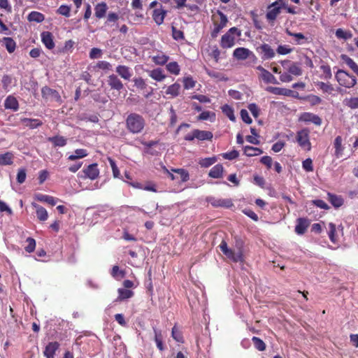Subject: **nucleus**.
<instances>
[{"label":"nucleus","mask_w":358,"mask_h":358,"mask_svg":"<svg viewBox=\"0 0 358 358\" xmlns=\"http://www.w3.org/2000/svg\"><path fill=\"white\" fill-rule=\"evenodd\" d=\"M127 129L133 134L141 133L145 126V120L140 114L131 113L125 120Z\"/></svg>","instance_id":"1"},{"label":"nucleus","mask_w":358,"mask_h":358,"mask_svg":"<svg viewBox=\"0 0 358 358\" xmlns=\"http://www.w3.org/2000/svg\"><path fill=\"white\" fill-rule=\"evenodd\" d=\"M335 77L340 85L347 88H351L357 84L355 76L343 69H338Z\"/></svg>","instance_id":"2"},{"label":"nucleus","mask_w":358,"mask_h":358,"mask_svg":"<svg viewBox=\"0 0 358 358\" xmlns=\"http://www.w3.org/2000/svg\"><path fill=\"white\" fill-rule=\"evenodd\" d=\"M219 247L222 253L232 262H243V257L241 255V252H237L236 250L229 248L227 243L225 241H222Z\"/></svg>","instance_id":"3"},{"label":"nucleus","mask_w":358,"mask_h":358,"mask_svg":"<svg viewBox=\"0 0 358 358\" xmlns=\"http://www.w3.org/2000/svg\"><path fill=\"white\" fill-rule=\"evenodd\" d=\"M309 134L310 130L307 128H304L299 131L296 134V141L299 145L307 150H310L311 149V143L309 140Z\"/></svg>","instance_id":"4"},{"label":"nucleus","mask_w":358,"mask_h":358,"mask_svg":"<svg viewBox=\"0 0 358 358\" xmlns=\"http://www.w3.org/2000/svg\"><path fill=\"white\" fill-rule=\"evenodd\" d=\"M257 52L260 55L261 59L264 61L273 59L275 52L268 43H263L256 48Z\"/></svg>","instance_id":"5"},{"label":"nucleus","mask_w":358,"mask_h":358,"mask_svg":"<svg viewBox=\"0 0 358 358\" xmlns=\"http://www.w3.org/2000/svg\"><path fill=\"white\" fill-rule=\"evenodd\" d=\"M41 94L43 99L54 100L57 102L62 101L59 92L48 86H45L41 89Z\"/></svg>","instance_id":"6"},{"label":"nucleus","mask_w":358,"mask_h":358,"mask_svg":"<svg viewBox=\"0 0 358 358\" xmlns=\"http://www.w3.org/2000/svg\"><path fill=\"white\" fill-rule=\"evenodd\" d=\"M217 14L220 17V23H215L214 24V29L211 31V37L215 38L217 36L218 34L220 32V31L227 25V23L228 22L227 17L226 15H224L222 11L217 10Z\"/></svg>","instance_id":"7"},{"label":"nucleus","mask_w":358,"mask_h":358,"mask_svg":"<svg viewBox=\"0 0 358 358\" xmlns=\"http://www.w3.org/2000/svg\"><path fill=\"white\" fill-rule=\"evenodd\" d=\"M107 84L110 86L111 90H114L120 93L121 90L124 89V85L118 76L115 74H111L108 77Z\"/></svg>","instance_id":"8"},{"label":"nucleus","mask_w":358,"mask_h":358,"mask_svg":"<svg viewBox=\"0 0 358 358\" xmlns=\"http://www.w3.org/2000/svg\"><path fill=\"white\" fill-rule=\"evenodd\" d=\"M299 121L305 122H312L317 126L322 124V119L312 113L304 112L299 117Z\"/></svg>","instance_id":"9"},{"label":"nucleus","mask_w":358,"mask_h":358,"mask_svg":"<svg viewBox=\"0 0 358 358\" xmlns=\"http://www.w3.org/2000/svg\"><path fill=\"white\" fill-rule=\"evenodd\" d=\"M310 225V221L307 218L299 217L296 220L294 231L298 235H303L306 233Z\"/></svg>","instance_id":"10"},{"label":"nucleus","mask_w":358,"mask_h":358,"mask_svg":"<svg viewBox=\"0 0 358 358\" xmlns=\"http://www.w3.org/2000/svg\"><path fill=\"white\" fill-rule=\"evenodd\" d=\"M83 171L85 173V177L91 180H95L99 174V170L96 163L90 164L85 169H83Z\"/></svg>","instance_id":"11"},{"label":"nucleus","mask_w":358,"mask_h":358,"mask_svg":"<svg viewBox=\"0 0 358 358\" xmlns=\"http://www.w3.org/2000/svg\"><path fill=\"white\" fill-rule=\"evenodd\" d=\"M208 201L214 207L230 208L233 206L231 199H215L214 197L208 198Z\"/></svg>","instance_id":"12"},{"label":"nucleus","mask_w":358,"mask_h":358,"mask_svg":"<svg viewBox=\"0 0 358 358\" xmlns=\"http://www.w3.org/2000/svg\"><path fill=\"white\" fill-rule=\"evenodd\" d=\"M60 344L58 342H51L48 343L45 350L43 351L44 357L47 358H54L56 351L59 348Z\"/></svg>","instance_id":"13"},{"label":"nucleus","mask_w":358,"mask_h":358,"mask_svg":"<svg viewBox=\"0 0 358 358\" xmlns=\"http://www.w3.org/2000/svg\"><path fill=\"white\" fill-rule=\"evenodd\" d=\"M41 41L46 48L52 50L55 48V42L53 41V35L50 31H43L41 34Z\"/></svg>","instance_id":"14"},{"label":"nucleus","mask_w":358,"mask_h":358,"mask_svg":"<svg viewBox=\"0 0 358 358\" xmlns=\"http://www.w3.org/2000/svg\"><path fill=\"white\" fill-rule=\"evenodd\" d=\"M3 106L6 109H10L15 112L19 109L18 101L13 95H9L6 97Z\"/></svg>","instance_id":"15"},{"label":"nucleus","mask_w":358,"mask_h":358,"mask_svg":"<svg viewBox=\"0 0 358 358\" xmlns=\"http://www.w3.org/2000/svg\"><path fill=\"white\" fill-rule=\"evenodd\" d=\"M251 50L245 48H237L234 50L233 56L238 60H245L250 57Z\"/></svg>","instance_id":"16"},{"label":"nucleus","mask_w":358,"mask_h":358,"mask_svg":"<svg viewBox=\"0 0 358 358\" xmlns=\"http://www.w3.org/2000/svg\"><path fill=\"white\" fill-rule=\"evenodd\" d=\"M115 71L122 78L126 80H129L132 76L130 68L124 65H118Z\"/></svg>","instance_id":"17"},{"label":"nucleus","mask_w":358,"mask_h":358,"mask_svg":"<svg viewBox=\"0 0 358 358\" xmlns=\"http://www.w3.org/2000/svg\"><path fill=\"white\" fill-rule=\"evenodd\" d=\"M224 167L222 164H217L209 171L208 176L212 178H221L223 176Z\"/></svg>","instance_id":"18"},{"label":"nucleus","mask_w":358,"mask_h":358,"mask_svg":"<svg viewBox=\"0 0 358 358\" xmlns=\"http://www.w3.org/2000/svg\"><path fill=\"white\" fill-rule=\"evenodd\" d=\"M266 90L275 95H283L286 96L292 93V90L272 86L267 87Z\"/></svg>","instance_id":"19"},{"label":"nucleus","mask_w":358,"mask_h":358,"mask_svg":"<svg viewBox=\"0 0 358 358\" xmlns=\"http://www.w3.org/2000/svg\"><path fill=\"white\" fill-rule=\"evenodd\" d=\"M194 132L195 138L199 141H210L213 137V133L209 131L194 129Z\"/></svg>","instance_id":"20"},{"label":"nucleus","mask_w":358,"mask_h":358,"mask_svg":"<svg viewBox=\"0 0 358 358\" xmlns=\"http://www.w3.org/2000/svg\"><path fill=\"white\" fill-rule=\"evenodd\" d=\"M235 38L225 33L221 38L220 45L223 48H229L234 45Z\"/></svg>","instance_id":"21"},{"label":"nucleus","mask_w":358,"mask_h":358,"mask_svg":"<svg viewBox=\"0 0 358 358\" xmlns=\"http://www.w3.org/2000/svg\"><path fill=\"white\" fill-rule=\"evenodd\" d=\"M166 11L162 9H155L152 13V18L157 25L164 22Z\"/></svg>","instance_id":"22"},{"label":"nucleus","mask_w":358,"mask_h":358,"mask_svg":"<svg viewBox=\"0 0 358 358\" xmlns=\"http://www.w3.org/2000/svg\"><path fill=\"white\" fill-rule=\"evenodd\" d=\"M32 206L36 208V216L41 221H45L48 217V214L45 208L36 203H32Z\"/></svg>","instance_id":"23"},{"label":"nucleus","mask_w":358,"mask_h":358,"mask_svg":"<svg viewBox=\"0 0 358 358\" xmlns=\"http://www.w3.org/2000/svg\"><path fill=\"white\" fill-rule=\"evenodd\" d=\"M21 122L25 124L26 127L29 129H35L43 124V122L38 119H31L24 117L21 119Z\"/></svg>","instance_id":"24"},{"label":"nucleus","mask_w":358,"mask_h":358,"mask_svg":"<svg viewBox=\"0 0 358 358\" xmlns=\"http://www.w3.org/2000/svg\"><path fill=\"white\" fill-rule=\"evenodd\" d=\"M108 9L107 4L104 2L98 3L95 8V16L101 19L103 17L106 13V10Z\"/></svg>","instance_id":"25"},{"label":"nucleus","mask_w":358,"mask_h":358,"mask_svg":"<svg viewBox=\"0 0 358 358\" xmlns=\"http://www.w3.org/2000/svg\"><path fill=\"white\" fill-rule=\"evenodd\" d=\"M48 141L51 142L55 147H63L67 143V139L62 136L50 137Z\"/></svg>","instance_id":"26"},{"label":"nucleus","mask_w":358,"mask_h":358,"mask_svg":"<svg viewBox=\"0 0 358 358\" xmlns=\"http://www.w3.org/2000/svg\"><path fill=\"white\" fill-rule=\"evenodd\" d=\"M13 154L10 152H7L4 154H0V165H11L13 163Z\"/></svg>","instance_id":"27"},{"label":"nucleus","mask_w":358,"mask_h":358,"mask_svg":"<svg viewBox=\"0 0 358 358\" xmlns=\"http://www.w3.org/2000/svg\"><path fill=\"white\" fill-rule=\"evenodd\" d=\"M329 201L335 208H339L343 204V199L341 196H337L328 193Z\"/></svg>","instance_id":"28"},{"label":"nucleus","mask_w":358,"mask_h":358,"mask_svg":"<svg viewBox=\"0 0 358 358\" xmlns=\"http://www.w3.org/2000/svg\"><path fill=\"white\" fill-rule=\"evenodd\" d=\"M342 60L358 76V65L346 55H341Z\"/></svg>","instance_id":"29"},{"label":"nucleus","mask_w":358,"mask_h":358,"mask_svg":"<svg viewBox=\"0 0 358 358\" xmlns=\"http://www.w3.org/2000/svg\"><path fill=\"white\" fill-rule=\"evenodd\" d=\"M149 76L152 79L158 82L163 80L166 78V76L163 73V70L160 68H157L153 69L152 71H150L149 73Z\"/></svg>","instance_id":"30"},{"label":"nucleus","mask_w":358,"mask_h":358,"mask_svg":"<svg viewBox=\"0 0 358 358\" xmlns=\"http://www.w3.org/2000/svg\"><path fill=\"white\" fill-rule=\"evenodd\" d=\"M27 20L29 22H36L38 23L42 22L45 20V16L43 13L37 11H31L27 16Z\"/></svg>","instance_id":"31"},{"label":"nucleus","mask_w":358,"mask_h":358,"mask_svg":"<svg viewBox=\"0 0 358 358\" xmlns=\"http://www.w3.org/2000/svg\"><path fill=\"white\" fill-rule=\"evenodd\" d=\"M118 296L117 300L123 301L127 299L131 298L134 295V292L130 289H127L124 288H119L118 290Z\"/></svg>","instance_id":"32"},{"label":"nucleus","mask_w":358,"mask_h":358,"mask_svg":"<svg viewBox=\"0 0 358 358\" xmlns=\"http://www.w3.org/2000/svg\"><path fill=\"white\" fill-rule=\"evenodd\" d=\"M282 6L275 7L271 9H268L266 17L268 21H274L277 16L280 13Z\"/></svg>","instance_id":"33"},{"label":"nucleus","mask_w":358,"mask_h":358,"mask_svg":"<svg viewBox=\"0 0 358 358\" xmlns=\"http://www.w3.org/2000/svg\"><path fill=\"white\" fill-rule=\"evenodd\" d=\"M3 41L4 42L5 48L9 53H13L16 48L15 41L10 37H4L3 38Z\"/></svg>","instance_id":"34"},{"label":"nucleus","mask_w":358,"mask_h":358,"mask_svg":"<svg viewBox=\"0 0 358 358\" xmlns=\"http://www.w3.org/2000/svg\"><path fill=\"white\" fill-rule=\"evenodd\" d=\"M110 275L115 279L120 280L125 277L126 272L124 270H120L118 266L115 265L112 268Z\"/></svg>","instance_id":"35"},{"label":"nucleus","mask_w":358,"mask_h":358,"mask_svg":"<svg viewBox=\"0 0 358 358\" xmlns=\"http://www.w3.org/2000/svg\"><path fill=\"white\" fill-rule=\"evenodd\" d=\"M88 152L85 149H76L74 151V154L69 156L68 159L74 161L78 159L83 158L87 156Z\"/></svg>","instance_id":"36"},{"label":"nucleus","mask_w":358,"mask_h":358,"mask_svg":"<svg viewBox=\"0 0 358 358\" xmlns=\"http://www.w3.org/2000/svg\"><path fill=\"white\" fill-rule=\"evenodd\" d=\"M234 240L236 251L237 252H241V255L243 257V248L245 244L243 240L238 236H235L234 237Z\"/></svg>","instance_id":"37"},{"label":"nucleus","mask_w":358,"mask_h":358,"mask_svg":"<svg viewBox=\"0 0 358 358\" xmlns=\"http://www.w3.org/2000/svg\"><path fill=\"white\" fill-rule=\"evenodd\" d=\"M155 331V341L156 343V346H157L159 350L163 351L164 350V343H163V336L161 334L160 331L157 329H154Z\"/></svg>","instance_id":"38"},{"label":"nucleus","mask_w":358,"mask_h":358,"mask_svg":"<svg viewBox=\"0 0 358 358\" xmlns=\"http://www.w3.org/2000/svg\"><path fill=\"white\" fill-rule=\"evenodd\" d=\"M335 35L338 38L344 40H348L352 37V34L350 31H345L341 28L336 30Z\"/></svg>","instance_id":"39"},{"label":"nucleus","mask_w":358,"mask_h":358,"mask_svg":"<svg viewBox=\"0 0 358 358\" xmlns=\"http://www.w3.org/2000/svg\"><path fill=\"white\" fill-rule=\"evenodd\" d=\"M261 78L266 83H272L274 85L279 84L276 78L268 71H267V72H264V75H261Z\"/></svg>","instance_id":"40"},{"label":"nucleus","mask_w":358,"mask_h":358,"mask_svg":"<svg viewBox=\"0 0 358 358\" xmlns=\"http://www.w3.org/2000/svg\"><path fill=\"white\" fill-rule=\"evenodd\" d=\"M171 171L180 175L181 182H185L189 180V174L184 169H171Z\"/></svg>","instance_id":"41"},{"label":"nucleus","mask_w":358,"mask_h":358,"mask_svg":"<svg viewBox=\"0 0 358 358\" xmlns=\"http://www.w3.org/2000/svg\"><path fill=\"white\" fill-rule=\"evenodd\" d=\"M180 89V84L175 83L173 85L168 87L166 90V94H170L172 96H177L179 94V91Z\"/></svg>","instance_id":"42"},{"label":"nucleus","mask_w":358,"mask_h":358,"mask_svg":"<svg viewBox=\"0 0 358 358\" xmlns=\"http://www.w3.org/2000/svg\"><path fill=\"white\" fill-rule=\"evenodd\" d=\"M169 59V57L163 54L159 53L152 57V61L158 65L165 64Z\"/></svg>","instance_id":"43"},{"label":"nucleus","mask_w":358,"mask_h":358,"mask_svg":"<svg viewBox=\"0 0 358 358\" xmlns=\"http://www.w3.org/2000/svg\"><path fill=\"white\" fill-rule=\"evenodd\" d=\"M334 148H335V155L337 157H339L343 152L342 148V138L340 136H338L334 140Z\"/></svg>","instance_id":"44"},{"label":"nucleus","mask_w":358,"mask_h":358,"mask_svg":"<svg viewBox=\"0 0 358 358\" xmlns=\"http://www.w3.org/2000/svg\"><path fill=\"white\" fill-rule=\"evenodd\" d=\"M166 69L171 73L174 75H178L180 73V66L176 62H171L166 64Z\"/></svg>","instance_id":"45"},{"label":"nucleus","mask_w":358,"mask_h":358,"mask_svg":"<svg viewBox=\"0 0 358 358\" xmlns=\"http://www.w3.org/2000/svg\"><path fill=\"white\" fill-rule=\"evenodd\" d=\"M222 112L229 117V119L231 121L236 120V117L234 113L233 108L227 105L224 104L223 106H222Z\"/></svg>","instance_id":"46"},{"label":"nucleus","mask_w":358,"mask_h":358,"mask_svg":"<svg viewBox=\"0 0 358 358\" xmlns=\"http://www.w3.org/2000/svg\"><path fill=\"white\" fill-rule=\"evenodd\" d=\"M252 343L254 345V347L256 348L257 350L263 351L266 350V343H264L262 340H261L259 338L253 336L252 338Z\"/></svg>","instance_id":"47"},{"label":"nucleus","mask_w":358,"mask_h":358,"mask_svg":"<svg viewBox=\"0 0 358 358\" xmlns=\"http://www.w3.org/2000/svg\"><path fill=\"white\" fill-rule=\"evenodd\" d=\"M198 120H210V122H214L215 120V114L210 111H203L199 116Z\"/></svg>","instance_id":"48"},{"label":"nucleus","mask_w":358,"mask_h":358,"mask_svg":"<svg viewBox=\"0 0 358 358\" xmlns=\"http://www.w3.org/2000/svg\"><path fill=\"white\" fill-rule=\"evenodd\" d=\"M216 161L217 159L215 157H207L201 159L199 162V164L201 167L207 168L213 165Z\"/></svg>","instance_id":"49"},{"label":"nucleus","mask_w":358,"mask_h":358,"mask_svg":"<svg viewBox=\"0 0 358 358\" xmlns=\"http://www.w3.org/2000/svg\"><path fill=\"white\" fill-rule=\"evenodd\" d=\"M329 232H328V235H329V239L330 241L334 243H336V225L334 224V223H329Z\"/></svg>","instance_id":"50"},{"label":"nucleus","mask_w":358,"mask_h":358,"mask_svg":"<svg viewBox=\"0 0 358 358\" xmlns=\"http://www.w3.org/2000/svg\"><path fill=\"white\" fill-rule=\"evenodd\" d=\"M71 6L67 5H61L57 10V13L66 17L70 16Z\"/></svg>","instance_id":"51"},{"label":"nucleus","mask_w":358,"mask_h":358,"mask_svg":"<svg viewBox=\"0 0 358 358\" xmlns=\"http://www.w3.org/2000/svg\"><path fill=\"white\" fill-rule=\"evenodd\" d=\"M344 102L345 106H348L351 109L358 108V97L345 99Z\"/></svg>","instance_id":"52"},{"label":"nucleus","mask_w":358,"mask_h":358,"mask_svg":"<svg viewBox=\"0 0 358 358\" xmlns=\"http://www.w3.org/2000/svg\"><path fill=\"white\" fill-rule=\"evenodd\" d=\"M171 30H172V36L175 40L179 41V40L185 39V36H184L183 31L178 29L174 26H172Z\"/></svg>","instance_id":"53"},{"label":"nucleus","mask_w":358,"mask_h":358,"mask_svg":"<svg viewBox=\"0 0 358 358\" xmlns=\"http://www.w3.org/2000/svg\"><path fill=\"white\" fill-rule=\"evenodd\" d=\"M288 71L294 76H301L302 74V70L296 63H292L289 67Z\"/></svg>","instance_id":"54"},{"label":"nucleus","mask_w":358,"mask_h":358,"mask_svg":"<svg viewBox=\"0 0 358 358\" xmlns=\"http://www.w3.org/2000/svg\"><path fill=\"white\" fill-rule=\"evenodd\" d=\"M26 242L28 243L27 245L24 248L26 252L31 253L34 252L36 248V241L31 237H28L26 240Z\"/></svg>","instance_id":"55"},{"label":"nucleus","mask_w":358,"mask_h":358,"mask_svg":"<svg viewBox=\"0 0 358 358\" xmlns=\"http://www.w3.org/2000/svg\"><path fill=\"white\" fill-rule=\"evenodd\" d=\"M286 33L287 34V35H289L290 36H294V37L296 38H297L296 43H297V44H299V45L304 43V42L301 41V40L306 39L305 36L302 33H292L289 29L286 30Z\"/></svg>","instance_id":"56"},{"label":"nucleus","mask_w":358,"mask_h":358,"mask_svg":"<svg viewBox=\"0 0 358 358\" xmlns=\"http://www.w3.org/2000/svg\"><path fill=\"white\" fill-rule=\"evenodd\" d=\"M196 82L190 76L183 78V85L185 90H189L194 87Z\"/></svg>","instance_id":"57"},{"label":"nucleus","mask_w":358,"mask_h":358,"mask_svg":"<svg viewBox=\"0 0 358 358\" xmlns=\"http://www.w3.org/2000/svg\"><path fill=\"white\" fill-rule=\"evenodd\" d=\"M248 110L251 112L252 115L255 118L258 117L260 113V110L257 105L255 103H250L248 106Z\"/></svg>","instance_id":"58"},{"label":"nucleus","mask_w":358,"mask_h":358,"mask_svg":"<svg viewBox=\"0 0 358 358\" xmlns=\"http://www.w3.org/2000/svg\"><path fill=\"white\" fill-rule=\"evenodd\" d=\"M320 69L323 71L324 76L323 78L328 80L331 78L332 73L331 71V68L329 65H322L320 66Z\"/></svg>","instance_id":"59"},{"label":"nucleus","mask_w":358,"mask_h":358,"mask_svg":"<svg viewBox=\"0 0 358 358\" xmlns=\"http://www.w3.org/2000/svg\"><path fill=\"white\" fill-rule=\"evenodd\" d=\"M241 117L242 120L246 124H251L252 122V118L250 117L249 113L247 110L241 109L240 112Z\"/></svg>","instance_id":"60"},{"label":"nucleus","mask_w":358,"mask_h":358,"mask_svg":"<svg viewBox=\"0 0 358 358\" xmlns=\"http://www.w3.org/2000/svg\"><path fill=\"white\" fill-rule=\"evenodd\" d=\"M172 337L174 340H176L178 342H181L182 339V336L181 334V331H180L176 327V325H174L172 328Z\"/></svg>","instance_id":"61"},{"label":"nucleus","mask_w":358,"mask_h":358,"mask_svg":"<svg viewBox=\"0 0 358 358\" xmlns=\"http://www.w3.org/2000/svg\"><path fill=\"white\" fill-rule=\"evenodd\" d=\"M27 178L26 170L24 169H20L18 170L17 174V181L20 184H22Z\"/></svg>","instance_id":"62"},{"label":"nucleus","mask_w":358,"mask_h":358,"mask_svg":"<svg viewBox=\"0 0 358 358\" xmlns=\"http://www.w3.org/2000/svg\"><path fill=\"white\" fill-rule=\"evenodd\" d=\"M242 212L245 215H247L248 217L251 218L252 220H254L255 222H257L259 220L258 215L252 210H251L250 208H245V209H243L242 210Z\"/></svg>","instance_id":"63"},{"label":"nucleus","mask_w":358,"mask_h":358,"mask_svg":"<svg viewBox=\"0 0 358 358\" xmlns=\"http://www.w3.org/2000/svg\"><path fill=\"white\" fill-rule=\"evenodd\" d=\"M302 167L306 171H313V166L312 159L310 158H308L303 161Z\"/></svg>","instance_id":"64"}]
</instances>
